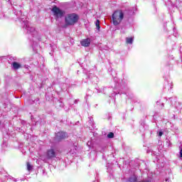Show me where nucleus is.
Masks as SVG:
<instances>
[{
  "instance_id": "nucleus-23",
  "label": "nucleus",
  "mask_w": 182,
  "mask_h": 182,
  "mask_svg": "<svg viewBox=\"0 0 182 182\" xmlns=\"http://www.w3.org/2000/svg\"><path fill=\"white\" fill-rule=\"evenodd\" d=\"M73 150H70V154H75L76 153V150H77V146H73Z\"/></svg>"
},
{
  "instance_id": "nucleus-5",
  "label": "nucleus",
  "mask_w": 182,
  "mask_h": 182,
  "mask_svg": "<svg viewBox=\"0 0 182 182\" xmlns=\"http://www.w3.org/2000/svg\"><path fill=\"white\" fill-rule=\"evenodd\" d=\"M51 12L53 13L55 20L57 21H60V19H62V18L66 15V11H65V10H62L55 5L52 8Z\"/></svg>"
},
{
  "instance_id": "nucleus-30",
  "label": "nucleus",
  "mask_w": 182,
  "mask_h": 182,
  "mask_svg": "<svg viewBox=\"0 0 182 182\" xmlns=\"http://www.w3.org/2000/svg\"><path fill=\"white\" fill-rule=\"evenodd\" d=\"M107 173H109V174H112V168H107Z\"/></svg>"
},
{
  "instance_id": "nucleus-13",
  "label": "nucleus",
  "mask_w": 182,
  "mask_h": 182,
  "mask_svg": "<svg viewBox=\"0 0 182 182\" xmlns=\"http://www.w3.org/2000/svg\"><path fill=\"white\" fill-rule=\"evenodd\" d=\"M11 66L14 70H18V69L22 68V65L17 62H13Z\"/></svg>"
},
{
  "instance_id": "nucleus-9",
  "label": "nucleus",
  "mask_w": 182,
  "mask_h": 182,
  "mask_svg": "<svg viewBox=\"0 0 182 182\" xmlns=\"http://www.w3.org/2000/svg\"><path fill=\"white\" fill-rule=\"evenodd\" d=\"M68 137V134L63 132H58L55 134V139L57 141H60V140H63Z\"/></svg>"
},
{
  "instance_id": "nucleus-24",
  "label": "nucleus",
  "mask_w": 182,
  "mask_h": 182,
  "mask_svg": "<svg viewBox=\"0 0 182 182\" xmlns=\"http://www.w3.org/2000/svg\"><path fill=\"white\" fill-rule=\"evenodd\" d=\"M166 67L168 68L169 70H172V69H173V64H171L170 63H168L166 64Z\"/></svg>"
},
{
  "instance_id": "nucleus-29",
  "label": "nucleus",
  "mask_w": 182,
  "mask_h": 182,
  "mask_svg": "<svg viewBox=\"0 0 182 182\" xmlns=\"http://www.w3.org/2000/svg\"><path fill=\"white\" fill-rule=\"evenodd\" d=\"M151 179L147 178V179L143 180L141 182H151Z\"/></svg>"
},
{
  "instance_id": "nucleus-33",
  "label": "nucleus",
  "mask_w": 182,
  "mask_h": 182,
  "mask_svg": "<svg viewBox=\"0 0 182 182\" xmlns=\"http://www.w3.org/2000/svg\"><path fill=\"white\" fill-rule=\"evenodd\" d=\"M173 38H177V33H173Z\"/></svg>"
},
{
  "instance_id": "nucleus-12",
  "label": "nucleus",
  "mask_w": 182,
  "mask_h": 182,
  "mask_svg": "<svg viewBox=\"0 0 182 182\" xmlns=\"http://www.w3.org/2000/svg\"><path fill=\"white\" fill-rule=\"evenodd\" d=\"M82 46H85V48H87V46H90V39L89 38L83 39L80 42Z\"/></svg>"
},
{
  "instance_id": "nucleus-14",
  "label": "nucleus",
  "mask_w": 182,
  "mask_h": 182,
  "mask_svg": "<svg viewBox=\"0 0 182 182\" xmlns=\"http://www.w3.org/2000/svg\"><path fill=\"white\" fill-rule=\"evenodd\" d=\"M125 41L127 45H133V42H134V37H127Z\"/></svg>"
},
{
  "instance_id": "nucleus-8",
  "label": "nucleus",
  "mask_w": 182,
  "mask_h": 182,
  "mask_svg": "<svg viewBox=\"0 0 182 182\" xmlns=\"http://www.w3.org/2000/svg\"><path fill=\"white\" fill-rule=\"evenodd\" d=\"M6 127H8V122L5 120H0V129L3 132V136L4 139H9V134H8V131H6Z\"/></svg>"
},
{
  "instance_id": "nucleus-10",
  "label": "nucleus",
  "mask_w": 182,
  "mask_h": 182,
  "mask_svg": "<svg viewBox=\"0 0 182 182\" xmlns=\"http://www.w3.org/2000/svg\"><path fill=\"white\" fill-rule=\"evenodd\" d=\"M165 89H166V90H171V89H173V81H171V80H166Z\"/></svg>"
},
{
  "instance_id": "nucleus-28",
  "label": "nucleus",
  "mask_w": 182,
  "mask_h": 182,
  "mask_svg": "<svg viewBox=\"0 0 182 182\" xmlns=\"http://www.w3.org/2000/svg\"><path fill=\"white\" fill-rule=\"evenodd\" d=\"M179 150H180V152H179V157L182 158V149H181V146H179Z\"/></svg>"
},
{
  "instance_id": "nucleus-32",
  "label": "nucleus",
  "mask_w": 182,
  "mask_h": 182,
  "mask_svg": "<svg viewBox=\"0 0 182 182\" xmlns=\"http://www.w3.org/2000/svg\"><path fill=\"white\" fill-rule=\"evenodd\" d=\"M23 68H24V69H29V65H24L23 66Z\"/></svg>"
},
{
  "instance_id": "nucleus-11",
  "label": "nucleus",
  "mask_w": 182,
  "mask_h": 182,
  "mask_svg": "<svg viewBox=\"0 0 182 182\" xmlns=\"http://www.w3.org/2000/svg\"><path fill=\"white\" fill-rule=\"evenodd\" d=\"M87 78L90 79V80H92V83H96L99 82V78H97V77L94 75L93 74L87 73Z\"/></svg>"
},
{
  "instance_id": "nucleus-44",
  "label": "nucleus",
  "mask_w": 182,
  "mask_h": 182,
  "mask_svg": "<svg viewBox=\"0 0 182 182\" xmlns=\"http://www.w3.org/2000/svg\"><path fill=\"white\" fill-rule=\"evenodd\" d=\"M177 1H178V0H176V2H177Z\"/></svg>"
},
{
  "instance_id": "nucleus-22",
  "label": "nucleus",
  "mask_w": 182,
  "mask_h": 182,
  "mask_svg": "<svg viewBox=\"0 0 182 182\" xmlns=\"http://www.w3.org/2000/svg\"><path fill=\"white\" fill-rule=\"evenodd\" d=\"M107 137L108 139H113V137H114V134L113 132H109V133L107 134Z\"/></svg>"
},
{
  "instance_id": "nucleus-21",
  "label": "nucleus",
  "mask_w": 182,
  "mask_h": 182,
  "mask_svg": "<svg viewBox=\"0 0 182 182\" xmlns=\"http://www.w3.org/2000/svg\"><path fill=\"white\" fill-rule=\"evenodd\" d=\"M95 26L97 31H100V21L99 20L96 21Z\"/></svg>"
},
{
  "instance_id": "nucleus-41",
  "label": "nucleus",
  "mask_w": 182,
  "mask_h": 182,
  "mask_svg": "<svg viewBox=\"0 0 182 182\" xmlns=\"http://www.w3.org/2000/svg\"><path fill=\"white\" fill-rule=\"evenodd\" d=\"M31 41H32V38H30Z\"/></svg>"
},
{
  "instance_id": "nucleus-39",
  "label": "nucleus",
  "mask_w": 182,
  "mask_h": 182,
  "mask_svg": "<svg viewBox=\"0 0 182 182\" xmlns=\"http://www.w3.org/2000/svg\"><path fill=\"white\" fill-rule=\"evenodd\" d=\"M161 105H162V106H164V103H162Z\"/></svg>"
},
{
  "instance_id": "nucleus-6",
  "label": "nucleus",
  "mask_w": 182,
  "mask_h": 182,
  "mask_svg": "<svg viewBox=\"0 0 182 182\" xmlns=\"http://www.w3.org/2000/svg\"><path fill=\"white\" fill-rule=\"evenodd\" d=\"M55 157H56V151L55 149H50L47 150L45 155L41 156V160L44 163H49V160H53Z\"/></svg>"
},
{
  "instance_id": "nucleus-37",
  "label": "nucleus",
  "mask_w": 182,
  "mask_h": 182,
  "mask_svg": "<svg viewBox=\"0 0 182 182\" xmlns=\"http://www.w3.org/2000/svg\"><path fill=\"white\" fill-rule=\"evenodd\" d=\"M164 29H166V24L164 25Z\"/></svg>"
},
{
  "instance_id": "nucleus-36",
  "label": "nucleus",
  "mask_w": 182,
  "mask_h": 182,
  "mask_svg": "<svg viewBox=\"0 0 182 182\" xmlns=\"http://www.w3.org/2000/svg\"><path fill=\"white\" fill-rule=\"evenodd\" d=\"M173 32L176 33V28H173Z\"/></svg>"
},
{
  "instance_id": "nucleus-19",
  "label": "nucleus",
  "mask_w": 182,
  "mask_h": 182,
  "mask_svg": "<svg viewBox=\"0 0 182 182\" xmlns=\"http://www.w3.org/2000/svg\"><path fill=\"white\" fill-rule=\"evenodd\" d=\"M7 146H8V142L6 141V140L4 139L3 143L1 144V148L3 149V150H5V149H6Z\"/></svg>"
},
{
  "instance_id": "nucleus-15",
  "label": "nucleus",
  "mask_w": 182,
  "mask_h": 182,
  "mask_svg": "<svg viewBox=\"0 0 182 182\" xmlns=\"http://www.w3.org/2000/svg\"><path fill=\"white\" fill-rule=\"evenodd\" d=\"M176 8L181 11H182V0H178L176 1Z\"/></svg>"
},
{
  "instance_id": "nucleus-17",
  "label": "nucleus",
  "mask_w": 182,
  "mask_h": 182,
  "mask_svg": "<svg viewBox=\"0 0 182 182\" xmlns=\"http://www.w3.org/2000/svg\"><path fill=\"white\" fill-rule=\"evenodd\" d=\"M63 102L59 100L55 103V107H57V109H59V107H63Z\"/></svg>"
},
{
  "instance_id": "nucleus-42",
  "label": "nucleus",
  "mask_w": 182,
  "mask_h": 182,
  "mask_svg": "<svg viewBox=\"0 0 182 182\" xmlns=\"http://www.w3.org/2000/svg\"><path fill=\"white\" fill-rule=\"evenodd\" d=\"M75 103H76V100H75Z\"/></svg>"
},
{
  "instance_id": "nucleus-43",
  "label": "nucleus",
  "mask_w": 182,
  "mask_h": 182,
  "mask_svg": "<svg viewBox=\"0 0 182 182\" xmlns=\"http://www.w3.org/2000/svg\"><path fill=\"white\" fill-rule=\"evenodd\" d=\"M42 60H43V58H42Z\"/></svg>"
},
{
  "instance_id": "nucleus-20",
  "label": "nucleus",
  "mask_w": 182,
  "mask_h": 182,
  "mask_svg": "<svg viewBox=\"0 0 182 182\" xmlns=\"http://www.w3.org/2000/svg\"><path fill=\"white\" fill-rule=\"evenodd\" d=\"M136 9L134 7H132L131 10L128 12V15L129 16L134 15V12H136Z\"/></svg>"
},
{
  "instance_id": "nucleus-1",
  "label": "nucleus",
  "mask_w": 182,
  "mask_h": 182,
  "mask_svg": "<svg viewBox=\"0 0 182 182\" xmlns=\"http://www.w3.org/2000/svg\"><path fill=\"white\" fill-rule=\"evenodd\" d=\"M5 1L6 2H9V4L13 6L14 14L16 15V19H18V21L21 23V26L27 35H30V36L33 38V42H40V41L42 40L41 35L38 31H36V30H35V28L31 26V23L28 21L26 16L22 14V6H21V5L18 6L17 4H15V0ZM15 6H17L18 9Z\"/></svg>"
},
{
  "instance_id": "nucleus-26",
  "label": "nucleus",
  "mask_w": 182,
  "mask_h": 182,
  "mask_svg": "<svg viewBox=\"0 0 182 182\" xmlns=\"http://www.w3.org/2000/svg\"><path fill=\"white\" fill-rule=\"evenodd\" d=\"M165 2V4L167 5H171V0H164Z\"/></svg>"
},
{
  "instance_id": "nucleus-25",
  "label": "nucleus",
  "mask_w": 182,
  "mask_h": 182,
  "mask_svg": "<svg viewBox=\"0 0 182 182\" xmlns=\"http://www.w3.org/2000/svg\"><path fill=\"white\" fill-rule=\"evenodd\" d=\"M27 170L28 171H31L32 170V166H31V164L29 162L27 163Z\"/></svg>"
},
{
  "instance_id": "nucleus-34",
  "label": "nucleus",
  "mask_w": 182,
  "mask_h": 182,
  "mask_svg": "<svg viewBox=\"0 0 182 182\" xmlns=\"http://www.w3.org/2000/svg\"><path fill=\"white\" fill-rule=\"evenodd\" d=\"M87 146H90V144H92V143H91L90 141H88V142L87 143Z\"/></svg>"
},
{
  "instance_id": "nucleus-3",
  "label": "nucleus",
  "mask_w": 182,
  "mask_h": 182,
  "mask_svg": "<svg viewBox=\"0 0 182 182\" xmlns=\"http://www.w3.org/2000/svg\"><path fill=\"white\" fill-rule=\"evenodd\" d=\"M127 12V11L117 10L112 14V23L114 26H117L122 23V21L127 16L126 15Z\"/></svg>"
},
{
  "instance_id": "nucleus-18",
  "label": "nucleus",
  "mask_w": 182,
  "mask_h": 182,
  "mask_svg": "<svg viewBox=\"0 0 182 182\" xmlns=\"http://www.w3.org/2000/svg\"><path fill=\"white\" fill-rule=\"evenodd\" d=\"M145 129H147V125L146 124L143 123L139 127V130L141 132H143Z\"/></svg>"
},
{
  "instance_id": "nucleus-40",
  "label": "nucleus",
  "mask_w": 182,
  "mask_h": 182,
  "mask_svg": "<svg viewBox=\"0 0 182 182\" xmlns=\"http://www.w3.org/2000/svg\"><path fill=\"white\" fill-rule=\"evenodd\" d=\"M166 31H168V28H166Z\"/></svg>"
},
{
  "instance_id": "nucleus-7",
  "label": "nucleus",
  "mask_w": 182,
  "mask_h": 182,
  "mask_svg": "<svg viewBox=\"0 0 182 182\" xmlns=\"http://www.w3.org/2000/svg\"><path fill=\"white\" fill-rule=\"evenodd\" d=\"M169 102H171L172 109L173 112H177L178 110H181V104L177 101V97H172L168 98Z\"/></svg>"
},
{
  "instance_id": "nucleus-27",
  "label": "nucleus",
  "mask_w": 182,
  "mask_h": 182,
  "mask_svg": "<svg viewBox=\"0 0 182 182\" xmlns=\"http://www.w3.org/2000/svg\"><path fill=\"white\" fill-rule=\"evenodd\" d=\"M166 143L167 147H170V146H171V143L170 142V140L167 139H166Z\"/></svg>"
},
{
  "instance_id": "nucleus-31",
  "label": "nucleus",
  "mask_w": 182,
  "mask_h": 182,
  "mask_svg": "<svg viewBox=\"0 0 182 182\" xmlns=\"http://www.w3.org/2000/svg\"><path fill=\"white\" fill-rule=\"evenodd\" d=\"M158 135L159 136V137H161L163 136V132L161 131H159Z\"/></svg>"
},
{
  "instance_id": "nucleus-35",
  "label": "nucleus",
  "mask_w": 182,
  "mask_h": 182,
  "mask_svg": "<svg viewBox=\"0 0 182 182\" xmlns=\"http://www.w3.org/2000/svg\"><path fill=\"white\" fill-rule=\"evenodd\" d=\"M156 105H160V101L156 102Z\"/></svg>"
},
{
  "instance_id": "nucleus-16",
  "label": "nucleus",
  "mask_w": 182,
  "mask_h": 182,
  "mask_svg": "<svg viewBox=\"0 0 182 182\" xmlns=\"http://www.w3.org/2000/svg\"><path fill=\"white\" fill-rule=\"evenodd\" d=\"M129 181L130 182H137V176L136 175H132L129 178Z\"/></svg>"
},
{
  "instance_id": "nucleus-4",
  "label": "nucleus",
  "mask_w": 182,
  "mask_h": 182,
  "mask_svg": "<svg viewBox=\"0 0 182 182\" xmlns=\"http://www.w3.org/2000/svg\"><path fill=\"white\" fill-rule=\"evenodd\" d=\"M79 15L75 13L68 14L65 17V26H75L79 22Z\"/></svg>"
},
{
  "instance_id": "nucleus-38",
  "label": "nucleus",
  "mask_w": 182,
  "mask_h": 182,
  "mask_svg": "<svg viewBox=\"0 0 182 182\" xmlns=\"http://www.w3.org/2000/svg\"><path fill=\"white\" fill-rule=\"evenodd\" d=\"M13 180H14V181H16V180L15 178H13Z\"/></svg>"
},
{
  "instance_id": "nucleus-2",
  "label": "nucleus",
  "mask_w": 182,
  "mask_h": 182,
  "mask_svg": "<svg viewBox=\"0 0 182 182\" xmlns=\"http://www.w3.org/2000/svg\"><path fill=\"white\" fill-rule=\"evenodd\" d=\"M114 81L115 82V86L113 89L112 87H104L97 89L98 93H104V95H108L109 97H113L116 95H127L125 91L127 90V81L126 79L119 80L118 77H114Z\"/></svg>"
}]
</instances>
